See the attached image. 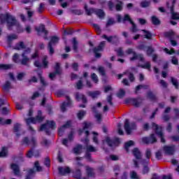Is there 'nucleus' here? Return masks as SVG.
I'll use <instances>...</instances> for the list:
<instances>
[{
    "instance_id": "12",
    "label": "nucleus",
    "mask_w": 179,
    "mask_h": 179,
    "mask_svg": "<svg viewBox=\"0 0 179 179\" xmlns=\"http://www.w3.org/2000/svg\"><path fill=\"white\" fill-rule=\"evenodd\" d=\"M106 142L109 148H113V146H119L121 143L119 138H116L112 140L111 138H110V137H106Z\"/></svg>"
},
{
    "instance_id": "7",
    "label": "nucleus",
    "mask_w": 179,
    "mask_h": 179,
    "mask_svg": "<svg viewBox=\"0 0 179 179\" xmlns=\"http://www.w3.org/2000/svg\"><path fill=\"white\" fill-rule=\"evenodd\" d=\"M135 129H136V123L135 122L129 123V120L126 119L124 122V131L127 135H131L132 131Z\"/></svg>"
},
{
    "instance_id": "35",
    "label": "nucleus",
    "mask_w": 179,
    "mask_h": 179,
    "mask_svg": "<svg viewBox=\"0 0 179 179\" xmlns=\"http://www.w3.org/2000/svg\"><path fill=\"white\" fill-rule=\"evenodd\" d=\"M82 149H83L82 145L78 144L76 147L73 148V152L75 155H80V153H82Z\"/></svg>"
},
{
    "instance_id": "64",
    "label": "nucleus",
    "mask_w": 179,
    "mask_h": 179,
    "mask_svg": "<svg viewBox=\"0 0 179 179\" xmlns=\"http://www.w3.org/2000/svg\"><path fill=\"white\" fill-rule=\"evenodd\" d=\"M85 157L87 162H93V159H92V154H90V152H86Z\"/></svg>"
},
{
    "instance_id": "33",
    "label": "nucleus",
    "mask_w": 179,
    "mask_h": 179,
    "mask_svg": "<svg viewBox=\"0 0 179 179\" xmlns=\"http://www.w3.org/2000/svg\"><path fill=\"white\" fill-rule=\"evenodd\" d=\"M36 31L40 33H44L45 36H47V34H48V31L45 29V26L43 24L39 28H36Z\"/></svg>"
},
{
    "instance_id": "59",
    "label": "nucleus",
    "mask_w": 179,
    "mask_h": 179,
    "mask_svg": "<svg viewBox=\"0 0 179 179\" xmlns=\"http://www.w3.org/2000/svg\"><path fill=\"white\" fill-rule=\"evenodd\" d=\"M122 22L123 23H124V22H129V23H131V22H134V21L132 20V19H131V17L129 16V15L125 14L122 19Z\"/></svg>"
},
{
    "instance_id": "40",
    "label": "nucleus",
    "mask_w": 179,
    "mask_h": 179,
    "mask_svg": "<svg viewBox=\"0 0 179 179\" xmlns=\"http://www.w3.org/2000/svg\"><path fill=\"white\" fill-rule=\"evenodd\" d=\"M134 142L133 141H129L127 143H124V149L125 150H127V152H129V148H131V146H134Z\"/></svg>"
},
{
    "instance_id": "41",
    "label": "nucleus",
    "mask_w": 179,
    "mask_h": 179,
    "mask_svg": "<svg viewBox=\"0 0 179 179\" xmlns=\"http://www.w3.org/2000/svg\"><path fill=\"white\" fill-rule=\"evenodd\" d=\"M26 122L27 125H30V124H37L36 117H28L26 119Z\"/></svg>"
},
{
    "instance_id": "51",
    "label": "nucleus",
    "mask_w": 179,
    "mask_h": 179,
    "mask_svg": "<svg viewBox=\"0 0 179 179\" xmlns=\"http://www.w3.org/2000/svg\"><path fill=\"white\" fill-rule=\"evenodd\" d=\"M24 48H26V45H24V43L22 41H20L15 45V50H23Z\"/></svg>"
},
{
    "instance_id": "26",
    "label": "nucleus",
    "mask_w": 179,
    "mask_h": 179,
    "mask_svg": "<svg viewBox=\"0 0 179 179\" xmlns=\"http://www.w3.org/2000/svg\"><path fill=\"white\" fill-rule=\"evenodd\" d=\"M8 153H9V150L6 147H2L1 151L0 152V158L8 157Z\"/></svg>"
},
{
    "instance_id": "2",
    "label": "nucleus",
    "mask_w": 179,
    "mask_h": 179,
    "mask_svg": "<svg viewBox=\"0 0 179 179\" xmlns=\"http://www.w3.org/2000/svg\"><path fill=\"white\" fill-rule=\"evenodd\" d=\"M57 129V123L54 120H46L45 124H41L39 131H45L46 135H51V130Z\"/></svg>"
},
{
    "instance_id": "60",
    "label": "nucleus",
    "mask_w": 179,
    "mask_h": 179,
    "mask_svg": "<svg viewBox=\"0 0 179 179\" xmlns=\"http://www.w3.org/2000/svg\"><path fill=\"white\" fill-rule=\"evenodd\" d=\"M157 135L160 138L162 143H166V139H164L163 131H159Z\"/></svg>"
},
{
    "instance_id": "27",
    "label": "nucleus",
    "mask_w": 179,
    "mask_h": 179,
    "mask_svg": "<svg viewBox=\"0 0 179 179\" xmlns=\"http://www.w3.org/2000/svg\"><path fill=\"white\" fill-rule=\"evenodd\" d=\"M73 50L76 54H78V40H76V38H73Z\"/></svg>"
},
{
    "instance_id": "58",
    "label": "nucleus",
    "mask_w": 179,
    "mask_h": 179,
    "mask_svg": "<svg viewBox=\"0 0 179 179\" xmlns=\"http://www.w3.org/2000/svg\"><path fill=\"white\" fill-rule=\"evenodd\" d=\"M151 65H150V62H147L145 64H142L140 66L141 68H143V69H148L149 71H150V68H151Z\"/></svg>"
},
{
    "instance_id": "13",
    "label": "nucleus",
    "mask_w": 179,
    "mask_h": 179,
    "mask_svg": "<svg viewBox=\"0 0 179 179\" xmlns=\"http://www.w3.org/2000/svg\"><path fill=\"white\" fill-rule=\"evenodd\" d=\"M163 150L165 155H168V156H173V155H174V152H176V145H164L163 147Z\"/></svg>"
},
{
    "instance_id": "38",
    "label": "nucleus",
    "mask_w": 179,
    "mask_h": 179,
    "mask_svg": "<svg viewBox=\"0 0 179 179\" xmlns=\"http://www.w3.org/2000/svg\"><path fill=\"white\" fill-rule=\"evenodd\" d=\"M13 160L17 163H23V162H24V157H23V155L20 154L17 157H14Z\"/></svg>"
},
{
    "instance_id": "23",
    "label": "nucleus",
    "mask_w": 179,
    "mask_h": 179,
    "mask_svg": "<svg viewBox=\"0 0 179 179\" xmlns=\"http://www.w3.org/2000/svg\"><path fill=\"white\" fill-rule=\"evenodd\" d=\"M98 72L100 73L101 76H103L104 81L107 80V75L106 74V69L103 66H99L97 68Z\"/></svg>"
},
{
    "instance_id": "4",
    "label": "nucleus",
    "mask_w": 179,
    "mask_h": 179,
    "mask_svg": "<svg viewBox=\"0 0 179 179\" xmlns=\"http://www.w3.org/2000/svg\"><path fill=\"white\" fill-rule=\"evenodd\" d=\"M59 40H61V38L57 36H51L50 41H49L48 45V50L49 51L50 55H54V52H55V49H54L52 45L58 44V43H59Z\"/></svg>"
},
{
    "instance_id": "6",
    "label": "nucleus",
    "mask_w": 179,
    "mask_h": 179,
    "mask_svg": "<svg viewBox=\"0 0 179 179\" xmlns=\"http://www.w3.org/2000/svg\"><path fill=\"white\" fill-rule=\"evenodd\" d=\"M132 104L134 107H140L142 103H143V98L137 97V98H127L124 101L125 104Z\"/></svg>"
},
{
    "instance_id": "10",
    "label": "nucleus",
    "mask_w": 179,
    "mask_h": 179,
    "mask_svg": "<svg viewBox=\"0 0 179 179\" xmlns=\"http://www.w3.org/2000/svg\"><path fill=\"white\" fill-rule=\"evenodd\" d=\"M21 143L22 145H25L26 146L32 145L33 148H36V145H37L35 137H31V139H29L28 136L24 137L21 141Z\"/></svg>"
},
{
    "instance_id": "3",
    "label": "nucleus",
    "mask_w": 179,
    "mask_h": 179,
    "mask_svg": "<svg viewBox=\"0 0 179 179\" xmlns=\"http://www.w3.org/2000/svg\"><path fill=\"white\" fill-rule=\"evenodd\" d=\"M40 173L43 171V167L40 166V162L38 161H36L34 164V166L32 169H29L27 171V174L26 176L25 179H31V177H34L36 176V172Z\"/></svg>"
},
{
    "instance_id": "1",
    "label": "nucleus",
    "mask_w": 179,
    "mask_h": 179,
    "mask_svg": "<svg viewBox=\"0 0 179 179\" xmlns=\"http://www.w3.org/2000/svg\"><path fill=\"white\" fill-rule=\"evenodd\" d=\"M7 23V27L8 30H12V27H17V30L19 33H22L23 30L19 31V29L22 27L20 23L17 22V20L10 14L6 13V14H0V23Z\"/></svg>"
},
{
    "instance_id": "36",
    "label": "nucleus",
    "mask_w": 179,
    "mask_h": 179,
    "mask_svg": "<svg viewBox=\"0 0 179 179\" xmlns=\"http://www.w3.org/2000/svg\"><path fill=\"white\" fill-rule=\"evenodd\" d=\"M151 3L152 2L150 1V0H144L140 3V6H141V8H149Z\"/></svg>"
},
{
    "instance_id": "25",
    "label": "nucleus",
    "mask_w": 179,
    "mask_h": 179,
    "mask_svg": "<svg viewBox=\"0 0 179 179\" xmlns=\"http://www.w3.org/2000/svg\"><path fill=\"white\" fill-rule=\"evenodd\" d=\"M84 9L88 16H92V13H95L96 9L94 8H88L87 4H84Z\"/></svg>"
},
{
    "instance_id": "17",
    "label": "nucleus",
    "mask_w": 179,
    "mask_h": 179,
    "mask_svg": "<svg viewBox=\"0 0 179 179\" xmlns=\"http://www.w3.org/2000/svg\"><path fill=\"white\" fill-rule=\"evenodd\" d=\"M21 57H22L20 61L21 65H23L24 66H29L30 58H29L27 55H24V53H22Z\"/></svg>"
},
{
    "instance_id": "24",
    "label": "nucleus",
    "mask_w": 179,
    "mask_h": 179,
    "mask_svg": "<svg viewBox=\"0 0 179 179\" xmlns=\"http://www.w3.org/2000/svg\"><path fill=\"white\" fill-rule=\"evenodd\" d=\"M73 34V31L71 29H64V34L62 35V38L66 43V36H71Z\"/></svg>"
},
{
    "instance_id": "32",
    "label": "nucleus",
    "mask_w": 179,
    "mask_h": 179,
    "mask_svg": "<svg viewBox=\"0 0 179 179\" xmlns=\"http://www.w3.org/2000/svg\"><path fill=\"white\" fill-rule=\"evenodd\" d=\"M170 12L171 14L172 20H179V14L178 13L174 12V10H173V7L171 8Z\"/></svg>"
},
{
    "instance_id": "21",
    "label": "nucleus",
    "mask_w": 179,
    "mask_h": 179,
    "mask_svg": "<svg viewBox=\"0 0 179 179\" xmlns=\"http://www.w3.org/2000/svg\"><path fill=\"white\" fill-rule=\"evenodd\" d=\"M10 169L11 170H13L15 176H19V174H20V168L19 167V165H17V164H11Z\"/></svg>"
},
{
    "instance_id": "61",
    "label": "nucleus",
    "mask_w": 179,
    "mask_h": 179,
    "mask_svg": "<svg viewBox=\"0 0 179 179\" xmlns=\"http://www.w3.org/2000/svg\"><path fill=\"white\" fill-rule=\"evenodd\" d=\"M83 88V81H82V80H79L76 83V89H78V90H80Z\"/></svg>"
},
{
    "instance_id": "50",
    "label": "nucleus",
    "mask_w": 179,
    "mask_h": 179,
    "mask_svg": "<svg viewBox=\"0 0 179 179\" xmlns=\"http://www.w3.org/2000/svg\"><path fill=\"white\" fill-rule=\"evenodd\" d=\"M152 127V129H155V134H157V135L159 134V132L162 131V127H159L156 123L153 122Z\"/></svg>"
},
{
    "instance_id": "30",
    "label": "nucleus",
    "mask_w": 179,
    "mask_h": 179,
    "mask_svg": "<svg viewBox=\"0 0 179 179\" xmlns=\"http://www.w3.org/2000/svg\"><path fill=\"white\" fill-rule=\"evenodd\" d=\"M151 22H152V24H154L155 26H159V24H160L162 23L160 20H159V18H157V17H156V15H153L151 17Z\"/></svg>"
},
{
    "instance_id": "57",
    "label": "nucleus",
    "mask_w": 179,
    "mask_h": 179,
    "mask_svg": "<svg viewBox=\"0 0 179 179\" xmlns=\"http://www.w3.org/2000/svg\"><path fill=\"white\" fill-rule=\"evenodd\" d=\"M124 96H125V90H124L123 89H120L117 94V96L119 99H122V97H124Z\"/></svg>"
},
{
    "instance_id": "18",
    "label": "nucleus",
    "mask_w": 179,
    "mask_h": 179,
    "mask_svg": "<svg viewBox=\"0 0 179 179\" xmlns=\"http://www.w3.org/2000/svg\"><path fill=\"white\" fill-rule=\"evenodd\" d=\"M164 36L165 38H168L170 41L171 40H174V37H176V33L173 30H170L169 31L164 32Z\"/></svg>"
},
{
    "instance_id": "9",
    "label": "nucleus",
    "mask_w": 179,
    "mask_h": 179,
    "mask_svg": "<svg viewBox=\"0 0 179 179\" xmlns=\"http://www.w3.org/2000/svg\"><path fill=\"white\" fill-rule=\"evenodd\" d=\"M142 142L144 145H153L157 142V138L155 134H151L148 137H143L142 138Z\"/></svg>"
},
{
    "instance_id": "22",
    "label": "nucleus",
    "mask_w": 179,
    "mask_h": 179,
    "mask_svg": "<svg viewBox=\"0 0 179 179\" xmlns=\"http://www.w3.org/2000/svg\"><path fill=\"white\" fill-rule=\"evenodd\" d=\"M20 127L21 125L19 123H15L14 124L13 132L17 138H20Z\"/></svg>"
},
{
    "instance_id": "42",
    "label": "nucleus",
    "mask_w": 179,
    "mask_h": 179,
    "mask_svg": "<svg viewBox=\"0 0 179 179\" xmlns=\"http://www.w3.org/2000/svg\"><path fill=\"white\" fill-rule=\"evenodd\" d=\"M123 6H124V3L121 1H118L117 3L115 5V9L117 12H121V10H122Z\"/></svg>"
},
{
    "instance_id": "43",
    "label": "nucleus",
    "mask_w": 179,
    "mask_h": 179,
    "mask_svg": "<svg viewBox=\"0 0 179 179\" xmlns=\"http://www.w3.org/2000/svg\"><path fill=\"white\" fill-rule=\"evenodd\" d=\"M88 96L92 99H96L98 96H100V91L89 92Z\"/></svg>"
},
{
    "instance_id": "16",
    "label": "nucleus",
    "mask_w": 179,
    "mask_h": 179,
    "mask_svg": "<svg viewBox=\"0 0 179 179\" xmlns=\"http://www.w3.org/2000/svg\"><path fill=\"white\" fill-rule=\"evenodd\" d=\"M76 100L78 101H83L84 104H86L87 103V99L86 98V96L83 94H80L79 92L76 93L75 94Z\"/></svg>"
},
{
    "instance_id": "15",
    "label": "nucleus",
    "mask_w": 179,
    "mask_h": 179,
    "mask_svg": "<svg viewBox=\"0 0 179 179\" xmlns=\"http://www.w3.org/2000/svg\"><path fill=\"white\" fill-rule=\"evenodd\" d=\"M58 173L59 176H65L66 174H70L71 173V168L69 166H66L65 168L62 166H59L58 168Z\"/></svg>"
},
{
    "instance_id": "54",
    "label": "nucleus",
    "mask_w": 179,
    "mask_h": 179,
    "mask_svg": "<svg viewBox=\"0 0 179 179\" xmlns=\"http://www.w3.org/2000/svg\"><path fill=\"white\" fill-rule=\"evenodd\" d=\"M146 52H147V55L148 57H150V55H152L153 52H155V49H153L152 46H148Z\"/></svg>"
},
{
    "instance_id": "48",
    "label": "nucleus",
    "mask_w": 179,
    "mask_h": 179,
    "mask_svg": "<svg viewBox=\"0 0 179 179\" xmlns=\"http://www.w3.org/2000/svg\"><path fill=\"white\" fill-rule=\"evenodd\" d=\"M86 150H87V153H90V152H97V149H96L95 147H94L93 145H87L86 147Z\"/></svg>"
},
{
    "instance_id": "28",
    "label": "nucleus",
    "mask_w": 179,
    "mask_h": 179,
    "mask_svg": "<svg viewBox=\"0 0 179 179\" xmlns=\"http://www.w3.org/2000/svg\"><path fill=\"white\" fill-rule=\"evenodd\" d=\"M140 89H145V90H148L149 89V85H138L136 87L134 93L135 94H138V92H139Z\"/></svg>"
},
{
    "instance_id": "62",
    "label": "nucleus",
    "mask_w": 179,
    "mask_h": 179,
    "mask_svg": "<svg viewBox=\"0 0 179 179\" xmlns=\"http://www.w3.org/2000/svg\"><path fill=\"white\" fill-rule=\"evenodd\" d=\"M83 125H84L83 129H84V131H86V130L89 129L90 128V127H92V123L84 122L83 123Z\"/></svg>"
},
{
    "instance_id": "29",
    "label": "nucleus",
    "mask_w": 179,
    "mask_h": 179,
    "mask_svg": "<svg viewBox=\"0 0 179 179\" xmlns=\"http://www.w3.org/2000/svg\"><path fill=\"white\" fill-rule=\"evenodd\" d=\"M147 97L151 100V101H157V97L155 94L152 93V91H148L147 93Z\"/></svg>"
},
{
    "instance_id": "8",
    "label": "nucleus",
    "mask_w": 179,
    "mask_h": 179,
    "mask_svg": "<svg viewBox=\"0 0 179 179\" xmlns=\"http://www.w3.org/2000/svg\"><path fill=\"white\" fill-rule=\"evenodd\" d=\"M104 47H106V42L101 41L97 47L93 48L95 58H101V53H100V51H103Z\"/></svg>"
},
{
    "instance_id": "46",
    "label": "nucleus",
    "mask_w": 179,
    "mask_h": 179,
    "mask_svg": "<svg viewBox=\"0 0 179 179\" xmlns=\"http://www.w3.org/2000/svg\"><path fill=\"white\" fill-rule=\"evenodd\" d=\"M143 33L145 34L144 38H147V40H150L152 38V33L146 29H142Z\"/></svg>"
},
{
    "instance_id": "53",
    "label": "nucleus",
    "mask_w": 179,
    "mask_h": 179,
    "mask_svg": "<svg viewBox=\"0 0 179 179\" xmlns=\"http://www.w3.org/2000/svg\"><path fill=\"white\" fill-rule=\"evenodd\" d=\"M85 115H86V111L85 110H80L77 114V117L78 120H83V117H85Z\"/></svg>"
},
{
    "instance_id": "49",
    "label": "nucleus",
    "mask_w": 179,
    "mask_h": 179,
    "mask_svg": "<svg viewBox=\"0 0 179 179\" xmlns=\"http://www.w3.org/2000/svg\"><path fill=\"white\" fill-rule=\"evenodd\" d=\"M87 177L94 178V172H93V169L89 166L87 167Z\"/></svg>"
},
{
    "instance_id": "39",
    "label": "nucleus",
    "mask_w": 179,
    "mask_h": 179,
    "mask_svg": "<svg viewBox=\"0 0 179 179\" xmlns=\"http://www.w3.org/2000/svg\"><path fill=\"white\" fill-rule=\"evenodd\" d=\"M12 66H13V64H0V70L2 71L3 69L4 71H8L9 69H12Z\"/></svg>"
},
{
    "instance_id": "11",
    "label": "nucleus",
    "mask_w": 179,
    "mask_h": 179,
    "mask_svg": "<svg viewBox=\"0 0 179 179\" xmlns=\"http://www.w3.org/2000/svg\"><path fill=\"white\" fill-rule=\"evenodd\" d=\"M106 142L109 148H113V146H119L121 143L119 138H116L112 140L111 138H110V137H106Z\"/></svg>"
},
{
    "instance_id": "5",
    "label": "nucleus",
    "mask_w": 179,
    "mask_h": 179,
    "mask_svg": "<svg viewBox=\"0 0 179 179\" xmlns=\"http://www.w3.org/2000/svg\"><path fill=\"white\" fill-rule=\"evenodd\" d=\"M126 54H127V55H131V54H132L133 57H130V61H136V59H139L141 62H143L145 61L143 55L142 54L138 55L132 48L127 49Z\"/></svg>"
},
{
    "instance_id": "19",
    "label": "nucleus",
    "mask_w": 179,
    "mask_h": 179,
    "mask_svg": "<svg viewBox=\"0 0 179 179\" xmlns=\"http://www.w3.org/2000/svg\"><path fill=\"white\" fill-rule=\"evenodd\" d=\"M132 152L136 160H142V152H141L139 148H134Z\"/></svg>"
},
{
    "instance_id": "63",
    "label": "nucleus",
    "mask_w": 179,
    "mask_h": 179,
    "mask_svg": "<svg viewBox=\"0 0 179 179\" xmlns=\"http://www.w3.org/2000/svg\"><path fill=\"white\" fill-rule=\"evenodd\" d=\"M150 171V169L148 165H144L143 167V174H148Z\"/></svg>"
},
{
    "instance_id": "44",
    "label": "nucleus",
    "mask_w": 179,
    "mask_h": 179,
    "mask_svg": "<svg viewBox=\"0 0 179 179\" xmlns=\"http://www.w3.org/2000/svg\"><path fill=\"white\" fill-rule=\"evenodd\" d=\"M95 13L96 16L99 17L100 18H103L104 16H106V13L102 9L95 10Z\"/></svg>"
},
{
    "instance_id": "52",
    "label": "nucleus",
    "mask_w": 179,
    "mask_h": 179,
    "mask_svg": "<svg viewBox=\"0 0 179 179\" xmlns=\"http://www.w3.org/2000/svg\"><path fill=\"white\" fill-rule=\"evenodd\" d=\"M47 56H44L42 59L43 67L45 69H47V68H48V61H47Z\"/></svg>"
},
{
    "instance_id": "56",
    "label": "nucleus",
    "mask_w": 179,
    "mask_h": 179,
    "mask_svg": "<svg viewBox=\"0 0 179 179\" xmlns=\"http://www.w3.org/2000/svg\"><path fill=\"white\" fill-rule=\"evenodd\" d=\"M38 76L40 78L42 86H46L47 84L45 83V80L44 79V77H43V74H41V73H38Z\"/></svg>"
},
{
    "instance_id": "45",
    "label": "nucleus",
    "mask_w": 179,
    "mask_h": 179,
    "mask_svg": "<svg viewBox=\"0 0 179 179\" xmlns=\"http://www.w3.org/2000/svg\"><path fill=\"white\" fill-rule=\"evenodd\" d=\"M124 75H127L129 82L134 83L135 82V75H134V73L129 72V73H124Z\"/></svg>"
},
{
    "instance_id": "31",
    "label": "nucleus",
    "mask_w": 179,
    "mask_h": 179,
    "mask_svg": "<svg viewBox=\"0 0 179 179\" xmlns=\"http://www.w3.org/2000/svg\"><path fill=\"white\" fill-rule=\"evenodd\" d=\"M73 176L74 178L80 179L82 178V171L80 169H78L74 172H73Z\"/></svg>"
},
{
    "instance_id": "55",
    "label": "nucleus",
    "mask_w": 179,
    "mask_h": 179,
    "mask_svg": "<svg viewBox=\"0 0 179 179\" xmlns=\"http://www.w3.org/2000/svg\"><path fill=\"white\" fill-rule=\"evenodd\" d=\"M91 79L94 83H99V77L95 73L91 74Z\"/></svg>"
},
{
    "instance_id": "20",
    "label": "nucleus",
    "mask_w": 179,
    "mask_h": 179,
    "mask_svg": "<svg viewBox=\"0 0 179 179\" xmlns=\"http://www.w3.org/2000/svg\"><path fill=\"white\" fill-rule=\"evenodd\" d=\"M102 38L107 40L108 43H112L113 41L117 43V41H118V36H107V35L103 34Z\"/></svg>"
},
{
    "instance_id": "14",
    "label": "nucleus",
    "mask_w": 179,
    "mask_h": 179,
    "mask_svg": "<svg viewBox=\"0 0 179 179\" xmlns=\"http://www.w3.org/2000/svg\"><path fill=\"white\" fill-rule=\"evenodd\" d=\"M66 99L67 102L64 101L60 106V110L62 113H65L66 111V108L71 107V105L72 104V101H71V97H69V96H66Z\"/></svg>"
},
{
    "instance_id": "34",
    "label": "nucleus",
    "mask_w": 179,
    "mask_h": 179,
    "mask_svg": "<svg viewBox=\"0 0 179 179\" xmlns=\"http://www.w3.org/2000/svg\"><path fill=\"white\" fill-rule=\"evenodd\" d=\"M10 87H12L10 82L6 81L5 84L3 85L2 90H3V92H8V90H10Z\"/></svg>"
},
{
    "instance_id": "47",
    "label": "nucleus",
    "mask_w": 179,
    "mask_h": 179,
    "mask_svg": "<svg viewBox=\"0 0 179 179\" xmlns=\"http://www.w3.org/2000/svg\"><path fill=\"white\" fill-rule=\"evenodd\" d=\"M41 110L38 111V115L36 116V122H43L44 121V117L41 116Z\"/></svg>"
},
{
    "instance_id": "37",
    "label": "nucleus",
    "mask_w": 179,
    "mask_h": 179,
    "mask_svg": "<svg viewBox=\"0 0 179 179\" xmlns=\"http://www.w3.org/2000/svg\"><path fill=\"white\" fill-rule=\"evenodd\" d=\"M171 82L173 86H174L175 89H176V90H178V89H179L178 80L177 79L174 78V77H171Z\"/></svg>"
}]
</instances>
